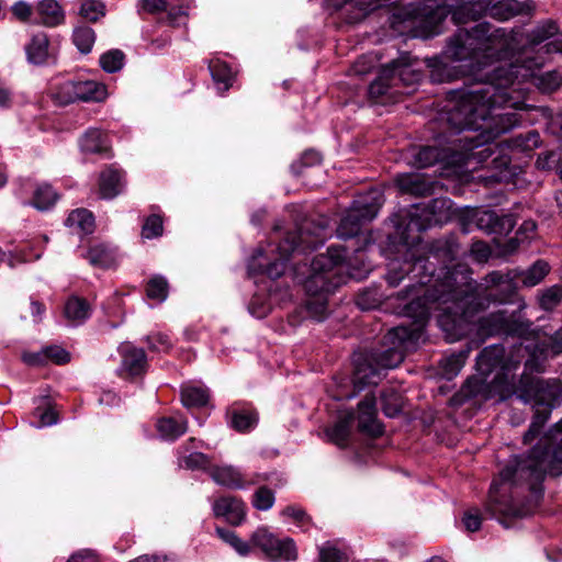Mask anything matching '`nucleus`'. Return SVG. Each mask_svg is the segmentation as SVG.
I'll use <instances>...</instances> for the list:
<instances>
[{
	"instance_id": "obj_1",
	"label": "nucleus",
	"mask_w": 562,
	"mask_h": 562,
	"mask_svg": "<svg viewBox=\"0 0 562 562\" xmlns=\"http://www.w3.org/2000/svg\"><path fill=\"white\" fill-rule=\"evenodd\" d=\"M461 280H458L456 272H447L442 282L428 286L423 294L411 296L403 308L411 322L396 326L391 335L400 339H418L429 319L432 305L437 304L438 307L447 305L441 307L442 313L438 317V324L447 338L454 341L467 336L476 314L498 299L492 289L468 276H461Z\"/></svg>"
},
{
	"instance_id": "obj_2",
	"label": "nucleus",
	"mask_w": 562,
	"mask_h": 562,
	"mask_svg": "<svg viewBox=\"0 0 562 562\" xmlns=\"http://www.w3.org/2000/svg\"><path fill=\"white\" fill-rule=\"evenodd\" d=\"M460 246L454 236L431 241L427 255L416 256L408 252L403 261L394 259L389 265L385 280L390 286H397L404 279L409 283L397 293L398 300H408L413 295L423 294L424 291L445 280L447 272H456L458 280L464 273L457 269H449L448 265L459 255Z\"/></svg>"
},
{
	"instance_id": "obj_3",
	"label": "nucleus",
	"mask_w": 562,
	"mask_h": 562,
	"mask_svg": "<svg viewBox=\"0 0 562 562\" xmlns=\"http://www.w3.org/2000/svg\"><path fill=\"white\" fill-rule=\"evenodd\" d=\"M452 21L462 26L447 43L445 54L448 58L462 61L473 59L479 54L499 58L506 50L508 38L504 29H495L486 21L468 26L477 21L473 5L465 4L456 9L452 13Z\"/></svg>"
},
{
	"instance_id": "obj_4",
	"label": "nucleus",
	"mask_w": 562,
	"mask_h": 562,
	"mask_svg": "<svg viewBox=\"0 0 562 562\" xmlns=\"http://www.w3.org/2000/svg\"><path fill=\"white\" fill-rule=\"evenodd\" d=\"M452 98L441 113V121L454 132L479 131L485 126L491 109L508 101V92L488 81H476L451 91Z\"/></svg>"
},
{
	"instance_id": "obj_5",
	"label": "nucleus",
	"mask_w": 562,
	"mask_h": 562,
	"mask_svg": "<svg viewBox=\"0 0 562 562\" xmlns=\"http://www.w3.org/2000/svg\"><path fill=\"white\" fill-rule=\"evenodd\" d=\"M553 431L562 432V419L553 425L527 456L516 457L514 462L507 464L499 472L501 481L514 485L527 483L529 490L537 493L542 491L546 475H562V438L557 441Z\"/></svg>"
},
{
	"instance_id": "obj_6",
	"label": "nucleus",
	"mask_w": 562,
	"mask_h": 562,
	"mask_svg": "<svg viewBox=\"0 0 562 562\" xmlns=\"http://www.w3.org/2000/svg\"><path fill=\"white\" fill-rule=\"evenodd\" d=\"M345 249L329 247L326 254H318L311 262V274L304 282L308 295L300 314L305 318L323 322L328 315V294L335 292L342 283L341 273L345 261Z\"/></svg>"
},
{
	"instance_id": "obj_7",
	"label": "nucleus",
	"mask_w": 562,
	"mask_h": 562,
	"mask_svg": "<svg viewBox=\"0 0 562 562\" xmlns=\"http://www.w3.org/2000/svg\"><path fill=\"white\" fill-rule=\"evenodd\" d=\"M521 349V346H519L516 351L506 355L505 348L501 344L487 346L482 349L476 358V369L484 378L495 373L491 380L493 384L502 391L510 393L515 386V372L524 357L519 355Z\"/></svg>"
},
{
	"instance_id": "obj_8",
	"label": "nucleus",
	"mask_w": 562,
	"mask_h": 562,
	"mask_svg": "<svg viewBox=\"0 0 562 562\" xmlns=\"http://www.w3.org/2000/svg\"><path fill=\"white\" fill-rule=\"evenodd\" d=\"M526 380L527 382L524 383L522 390L533 401L532 422L522 437L524 443L527 445L540 435L554 407L558 392L543 380L535 378H527Z\"/></svg>"
},
{
	"instance_id": "obj_9",
	"label": "nucleus",
	"mask_w": 562,
	"mask_h": 562,
	"mask_svg": "<svg viewBox=\"0 0 562 562\" xmlns=\"http://www.w3.org/2000/svg\"><path fill=\"white\" fill-rule=\"evenodd\" d=\"M382 203L383 194L379 190H370L359 195L340 220L337 236L341 239L356 237L362 226L376 216Z\"/></svg>"
},
{
	"instance_id": "obj_10",
	"label": "nucleus",
	"mask_w": 562,
	"mask_h": 562,
	"mask_svg": "<svg viewBox=\"0 0 562 562\" xmlns=\"http://www.w3.org/2000/svg\"><path fill=\"white\" fill-rule=\"evenodd\" d=\"M327 227L328 221L325 217H305L295 231L285 234L278 249L284 257H291L295 251H312L324 244Z\"/></svg>"
},
{
	"instance_id": "obj_11",
	"label": "nucleus",
	"mask_w": 562,
	"mask_h": 562,
	"mask_svg": "<svg viewBox=\"0 0 562 562\" xmlns=\"http://www.w3.org/2000/svg\"><path fill=\"white\" fill-rule=\"evenodd\" d=\"M531 323L524 321L515 313L507 311L492 312L477 321V334L481 337L506 336L526 337L530 331Z\"/></svg>"
},
{
	"instance_id": "obj_12",
	"label": "nucleus",
	"mask_w": 562,
	"mask_h": 562,
	"mask_svg": "<svg viewBox=\"0 0 562 562\" xmlns=\"http://www.w3.org/2000/svg\"><path fill=\"white\" fill-rule=\"evenodd\" d=\"M259 548L271 561H293L297 557L291 538L278 539L267 528L257 529L250 537V548Z\"/></svg>"
},
{
	"instance_id": "obj_13",
	"label": "nucleus",
	"mask_w": 562,
	"mask_h": 562,
	"mask_svg": "<svg viewBox=\"0 0 562 562\" xmlns=\"http://www.w3.org/2000/svg\"><path fill=\"white\" fill-rule=\"evenodd\" d=\"M390 222L394 227V232L389 233V240L392 244H400L403 246H409L418 239V236H412V232L419 233L427 227L418 215L408 211H402L393 214L390 217Z\"/></svg>"
},
{
	"instance_id": "obj_14",
	"label": "nucleus",
	"mask_w": 562,
	"mask_h": 562,
	"mask_svg": "<svg viewBox=\"0 0 562 562\" xmlns=\"http://www.w3.org/2000/svg\"><path fill=\"white\" fill-rule=\"evenodd\" d=\"M395 327L391 328L387 334L384 336L392 346H381L379 348H371L368 355L371 357L373 361L383 369H393L401 364L405 358L404 352V344L406 341H413L414 339H400V337L395 335H391V331Z\"/></svg>"
},
{
	"instance_id": "obj_15",
	"label": "nucleus",
	"mask_w": 562,
	"mask_h": 562,
	"mask_svg": "<svg viewBox=\"0 0 562 562\" xmlns=\"http://www.w3.org/2000/svg\"><path fill=\"white\" fill-rule=\"evenodd\" d=\"M494 392L499 393L502 396L508 393L494 385L493 381L487 382L486 378L471 376L462 384L459 392L453 395L452 402L456 405H463L465 402L474 398L487 401L493 397Z\"/></svg>"
},
{
	"instance_id": "obj_16",
	"label": "nucleus",
	"mask_w": 562,
	"mask_h": 562,
	"mask_svg": "<svg viewBox=\"0 0 562 562\" xmlns=\"http://www.w3.org/2000/svg\"><path fill=\"white\" fill-rule=\"evenodd\" d=\"M474 221L479 229L497 236L508 235L516 225L515 217L512 214H498L493 210L476 212Z\"/></svg>"
},
{
	"instance_id": "obj_17",
	"label": "nucleus",
	"mask_w": 562,
	"mask_h": 562,
	"mask_svg": "<svg viewBox=\"0 0 562 562\" xmlns=\"http://www.w3.org/2000/svg\"><path fill=\"white\" fill-rule=\"evenodd\" d=\"M119 351L122 358L121 372L126 378L143 376L147 372V355L143 348H137L130 342H124L121 345Z\"/></svg>"
},
{
	"instance_id": "obj_18",
	"label": "nucleus",
	"mask_w": 562,
	"mask_h": 562,
	"mask_svg": "<svg viewBox=\"0 0 562 562\" xmlns=\"http://www.w3.org/2000/svg\"><path fill=\"white\" fill-rule=\"evenodd\" d=\"M125 184V171L114 165L106 166L98 178L99 198L112 200L124 191Z\"/></svg>"
},
{
	"instance_id": "obj_19",
	"label": "nucleus",
	"mask_w": 562,
	"mask_h": 562,
	"mask_svg": "<svg viewBox=\"0 0 562 562\" xmlns=\"http://www.w3.org/2000/svg\"><path fill=\"white\" fill-rule=\"evenodd\" d=\"M375 397L366 395L358 404V430L371 438H379L384 432V427L376 419Z\"/></svg>"
},
{
	"instance_id": "obj_20",
	"label": "nucleus",
	"mask_w": 562,
	"mask_h": 562,
	"mask_svg": "<svg viewBox=\"0 0 562 562\" xmlns=\"http://www.w3.org/2000/svg\"><path fill=\"white\" fill-rule=\"evenodd\" d=\"M394 183L402 194L417 198L432 195L436 186L435 181L420 173H400L395 177Z\"/></svg>"
},
{
	"instance_id": "obj_21",
	"label": "nucleus",
	"mask_w": 562,
	"mask_h": 562,
	"mask_svg": "<svg viewBox=\"0 0 562 562\" xmlns=\"http://www.w3.org/2000/svg\"><path fill=\"white\" fill-rule=\"evenodd\" d=\"M536 10L533 0H498L488 8V15L498 21H507L517 15H532Z\"/></svg>"
},
{
	"instance_id": "obj_22",
	"label": "nucleus",
	"mask_w": 562,
	"mask_h": 562,
	"mask_svg": "<svg viewBox=\"0 0 562 562\" xmlns=\"http://www.w3.org/2000/svg\"><path fill=\"white\" fill-rule=\"evenodd\" d=\"M375 361L366 352L355 360L353 385L358 391L370 385H378L381 380L380 371Z\"/></svg>"
},
{
	"instance_id": "obj_23",
	"label": "nucleus",
	"mask_w": 562,
	"mask_h": 562,
	"mask_svg": "<svg viewBox=\"0 0 562 562\" xmlns=\"http://www.w3.org/2000/svg\"><path fill=\"white\" fill-rule=\"evenodd\" d=\"M213 512L216 517H224L228 524L239 526L246 516L245 503L235 496H224L213 504Z\"/></svg>"
},
{
	"instance_id": "obj_24",
	"label": "nucleus",
	"mask_w": 562,
	"mask_h": 562,
	"mask_svg": "<svg viewBox=\"0 0 562 562\" xmlns=\"http://www.w3.org/2000/svg\"><path fill=\"white\" fill-rule=\"evenodd\" d=\"M36 23L46 27H56L64 24L66 14L57 0H41L34 8Z\"/></svg>"
},
{
	"instance_id": "obj_25",
	"label": "nucleus",
	"mask_w": 562,
	"mask_h": 562,
	"mask_svg": "<svg viewBox=\"0 0 562 562\" xmlns=\"http://www.w3.org/2000/svg\"><path fill=\"white\" fill-rule=\"evenodd\" d=\"M390 0H345L339 7L349 23H358L371 12L383 8Z\"/></svg>"
},
{
	"instance_id": "obj_26",
	"label": "nucleus",
	"mask_w": 562,
	"mask_h": 562,
	"mask_svg": "<svg viewBox=\"0 0 562 562\" xmlns=\"http://www.w3.org/2000/svg\"><path fill=\"white\" fill-rule=\"evenodd\" d=\"M493 487L494 484H492L490 490L488 501L485 504V512L491 518H496L499 522L505 525V527H508V525L505 524V520L507 518L521 517L522 512L510 501L494 495Z\"/></svg>"
},
{
	"instance_id": "obj_27",
	"label": "nucleus",
	"mask_w": 562,
	"mask_h": 562,
	"mask_svg": "<svg viewBox=\"0 0 562 562\" xmlns=\"http://www.w3.org/2000/svg\"><path fill=\"white\" fill-rule=\"evenodd\" d=\"M512 102V97L508 94V101L502 105H495L491 109V114H488L485 126L483 131H493L496 135L506 133L510 131L513 127L519 124L520 120L517 113L515 112H502L494 113L496 109L506 108L508 103Z\"/></svg>"
},
{
	"instance_id": "obj_28",
	"label": "nucleus",
	"mask_w": 562,
	"mask_h": 562,
	"mask_svg": "<svg viewBox=\"0 0 562 562\" xmlns=\"http://www.w3.org/2000/svg\"><path fill=\"white\" fill-rule=\"evenodd\" d=\"M395 85L392 78V69L386 65L383 67L379 76L369 85L368 95L374 102L384 103L386 99L393 98Z\"/></svg>"
},
{
	"instance_id": "obj_29",
	"label": "nucleus",
	"mask_w": 562,
	"mask_h": 562,
	"mask_svg": "<svg viewBox=\"0 0 562 562\" xmlns=\"http://www.w3.org/2000/svg\"><path fill=\"white\" fill-rule=\"evenodd\" d=\"M408 59V56H402L387 65L389 68L392 69V78L395 88L398 87L400 83L405 87H411L422 80V71L414 69Z\"/></svg>"
},
{
	"instance_id": "obj_30",
	"label": "nucleus",
	"mask_w": 562,
	"mask_h": 562,
	"mask_svg": "<svg viewBox=\"0 0 562 562\" xmlns=\"http://www.w3.org/2000/svg\"><path fill=\"white\" fill-rule=\"evenodd\" d=\"M92 307L87 299L70 295L64 305V317L74 326L83 324L91 316Z\"/></svg>"
},
{
	"instance_id": "obj_31",
	"label": "nucleus",
	"mask_w": 562,
	"mask_h": 562,
	"mask_svg": "<svg viewBox=\"0 0 562 562\" xmlns=\"http://www.w3.org/2000/svg\"><path fill=\"white\" fill-rule=\"evenodd\" d=\"M49 37L45 32L34 34L30 43L25 46V53L29 63L41 66L47 63L49 58Z\"/></svg>"
},
{
	"instance_id": "obj_32",
	"label": "nucleus",
	"mask_w": 562,
	"mask_h": 562,
	"mask_svg": "<svg viewBox=\"0 0 562 562\" xmlns=\"http://www.w3.org/2000/svg\"><path fill=\"white\" fill-rule=\"evenodd\" d=\"M209 474L221 486L231 490H240L245 486L241 473L232 465H214L210 469Z\"/></svg>"
},
{
	"instance_id": "obj_33",
	"label": "nucleus",
	"mask_w": 562,
	"mask_h": 562,
	"mask_svg": "<svg viewBox=\"0 0 562 562\" xmlns=\"http://www.w3.org/2000/svg\"><path fill=\"white\" fill-rule=\"evenodd\" d=\"M417 10L412 5H395L389 16L390 27L401 34L408 32L415 26Z\"/></svg>"
},
{
	"instance_id": "obj_34",
	"label": "nucleus",
	"mask_w": 562,
	"mask_h": 562,
	"mask_svg": "<svg viewBox=\"0 0 562 562\" xmlns=\"http://www.w3.org/2000/svg\"><path fill=\"white\" fill-rule=\"evenodd\" d=\"M61 194L50 183L43 182L36 186L31 205L42 212L48 211L55 206Z\"/></svg>"
},
{
	"instance_id": "obj_35",
	"label": "nucleus",
	"mask_w": 562,
	"mask_h": 562,
	"mask_svg": "<svg viewBox=\"0 0 562 562\" xmlns=\"http://www.w3.org/2000/svg\"><path fill=\"white\" fill-rule=\"evenodd\" d=\"M108 95L105 85L93 80L77 81V101L102 102Z\"/></svg>"
},
{
	"instance_id": "obj_36",
	"label": "nucleus",
	"mask_w": 562,
	"mask_h": 562,
	"mask_svg": "<svg viewBox=\"0 0 562 562\" xmlns=\"http://www.w3.org/2000/svg\"><path fill=\"white\" fill-rule=\"evenodd\" d=\"M80 146L88 154H109L110 147L105 142V135L98 128H91L82 136Z\"/></svg>"
},
{
	"instance_id": "obj_37",
	"label": "nucleus",
	"mask_w": 562,
	"mask_h": 562,
	"mask_svg": "<svg viewBox=\"0 0 562 562\" xmlns=\"http://www.w3.org/2000/svg\"><path fill=\"white\" fill-rule=\"evenodd\" d=\"M231 427L238 432L251 430L258 423L256 412L247 409H232L227 413Z\"/></svg>"
},
{
	"instance_id": "obj_38",
	"label": "nucleus",
	"mask_w": 562,
	"mask_h": 562,
	"mask_svg": "<svg viewBox=\"0 0 562 562\" xmlns=\"http://www.w3.org/2000/svg\"><path fill=\"white\" fill-rule=\"evenodd\" d=\"M352 420L353 414L349 413L341 417L330 429H327V436L330 441L339 448H346L348 446Z\"/></svg>"
},
{
	"instance_id": "obj_39",
	"label": "nucleus",
	"mask_w": 562,
	"mask_h": 562,
	"mask_svg": "<svg viewBox=\"0 0 562 562\" xmlns=\"http://www.w3.org/2000/svg\"><path fill=\"white\" fill-rule=\"evenodd\" d=\"M85 257L93 267L101 269L111 268L115 263L113 252L103 244L90 246Z\"/></svg>"
},
{
	"instance_id": "obj_40",
	"label": "nucleus",
	"mask_w": 562,
	"mask_h": 562,
	"mask_svg": "<svg viewBox=\"0 0 562 562\" xmlns=\"http://www.w3.org/2000/svg\"><path fill=\"white\" fill-rule=\"evenodd\" d=\"M209 70L220 90L227 91L232 87L233 76L227 63L220 59L211 60Z\"/></svg>"
},
{
	"instance_id": "obj_41",
	"label": "nucleus",
	"mask_w": 562,
	"mask_h": 562,
	"mask_svg": "<svg viewBox=\"0 0 562 562\" xmlns=\"http://www.w3.org/2000/svg\"><path fill=\"white\" fill-rule=\"evenodd\" d=\"M160 437L166 440H176L187 431V422H178L172 417H161L156 424Z\"/></svg>"
},
{
	"instance_id": "obj_42",
	"label": "nucleus",
	"mask_w": 562,
	"mask_h": 562,
	"mask_svg": "<svg viewBox=\"0 0 562 562\" xmlns=\"http://www.w3.org/2000/svg\"><path fill=\"white\" fill-rule=\"evenodd\" d=\"M66 225L76 227L83 234H90L94 229V217L87 209H77L70 212L66 220Z\"/></svg>"
},
{
	"instance_id": "obj_43",
	"label": "nucleus",
	"mask_w": 562,
	"mask_h": 562,
	"mask_svg": "<svg viewBox=\"0 0 562 562\" xmlns=\"http://www.w3.org/2000/svg\"><path fill=\"white\" fill-rule=\"evenodd\" d=\"M541 145V137L538 131L531 130L515 135L509 139V146L521 153H531Z\"/></svg>"
},
{
	"instance_id": "obj_44",
	"label": "nucleus",
	"mask_w": 562,
	"mask_h": 562,
	"mask_svg": "<svg viewBox=\"0 0 562 562\" xmlns=\"http://www.w3.org/2000/svg\"><path fill=\"white\" fill-rule=\"evenodd\" d=\"M145 293L147 299L158 303L164 302L169 294V283L160 274L153 276L146 283Z\"/></svg>"
},
{
	"instance_id": "obj_45",
	"label": "nucleus",
	"mask_w": 562,
	"mask_h": 562,
	"mask_svg": "<svg viewBox=\"0 0 562 562\" xmlns=\"http://www.w3.org/2000/svg\"><path fill=\"white\" fill-rule=\"evenodd\" d=\"M209 400L210 394L207 389L186 386L181 390V402L188 408L206 406Z\"/></svg>"
},
{
	"instance_id": "obj_46",
	"label": "nucleus",
	"mask_w": 562,
	"mask_h": 562,
	"mask_svg": "<svg viewBox=\"0 0 562 562\" xmlns=\"http://www.w3.org/2000/svg\"><path fill=\"white\" fill-rule=\"evenodd\" d=\"M550 267L544 260H537L526 271L519 273L524 286H535L539 284L549 273Z\"/></svg>"
},
{
	"instance_id": "obj_47",
	"label": "nucleus",
	"mask_w": 562,
	"mask_h": 562,
	"mask_svg": "<svg viewBox=\"0 0 562 562\" xmlns=\"http://www.w3.org/2000/svg\"><path fill=\"white\" fill-rule=\"evenodd\" d=\"M536 87L544 93L557 91L562 86V72L560 70L546 71L533 78Z\"/></svg>"
},
{
	"instance_id": "obj_48",
	"label": "nucleus",
	"mask_w": 562,
	"mask_h": 562,
	"mask_svg": "<svg viewBox=\"0 0 562 562\" xmlns=\"http://www.w3.org/2000/svg\"><path fill=\"white\" fill-rule=\"evenodd\" d=\"M94 41L95 34L90 26H78L72 32V42L82 54L91 52Z\"/></svg>"
},
{
	"instance_id": "obj_49",
	"label": "nucleus",
	"mask_w": 562,
	"mask_h": 562,
	"mask_svg": "<svg viewBox=\"0 0 562 562\" xmlns=\"http://www.w3.org/2000/svg\"><path fill=\"white\" fill-rule=\"evenodd\" d=\"M442 159V151L436 146H422L414 155V165L417 168H427Z\"/></svg>"
},
{
	"instance_id": "obj_50",
	"label": "nucleus",
	"mask_w": 562,
	"mask_h": 562,
	"mask_svg": "<svg viewBox=\"0 0 562 562\" xmlns=\"http://www.w3.org/2000/svg\"><path fill=\"white\" fill-rule=\"evenodd\" d=\"M559 33V25L553 20H546L538 24L530 33L529 40L532 45H539L542 42L555 36Z\"/></svg>"
},
{
	"instance_id": "obj_51",
	"label": "nucleus",
	"mask_w": 562,
	"mask_h": 562,
	"mask_svg": "<svg viewBox=\"0 0 562 562\" xmlns=\"http://www.w3.org/2000/svg\"><path fill=\"white\" fill-rule=\"evenodd\" d=\"M381 409L387 417H395L402 411V396L394 390L381 393Z\"/></svg>"
},
{
	"instance_id": "obj_52",
	"label": "nucleus",
	"mask_w": 562,
	"mask_h": 562,
	"mask_svg": "<svg viewBox=\"0 0 562 562\" xmlns=\"http://www.w3.org/2000/svg\"><path fill=\"white\" fill-rule=\"evenodd\" d=\"M125 55L121 49H110L101 55L100 66L108 74H114L123 68Z\"/></svg>"
},
{
	"instance_id": "obj_53",
	"label": "nucleus",
	"mask_w": 562,
	"mask_h": 562,
	"mask_svg": "<svg viewBox=\"0 0 562 562\" xmlns=\"http://www.w3.org/2000/svg\"><path fill=\"white\" fill-rule=\"evenodd\" d=\"M53 97L59 105H68L77 102V81L67 80L58 85Z\"/></svg>"
},
{
	"instance_id": "obj_54",
	"label": "nucleus",
	"mask_w": 562,
	"mask_h": 562,
	"mask_svg": "<svg viewBox=\"0 0 562 562\" xmlns=\"http://www.w3.org/2000/svg\"><path fill=\"white\" fill-rule=\"evenodd\" d=\"M179 467L188 470H203L210 473L211 459L202 452H192L179 459Z\"/></svg>"
},
{
	"instance_id": "obj_55",
	"label": "nucleus",
	"mask_w": 562,
	"mask_h": 562,
	"mask_svg": "<svg viewBox=\"0 0 562 562\" xmlns=\"http://www.w3.org/2000/svg\"><path fill=\"white\" fill-rule=\"evenodd\" d=\"M164 234V218L159 214H150L142 226V237L153 239Z\"/></svg>"
},
{
	"instance_id": "obj_56",
	"label": "nucleus",
	"mask_w": 562,
	"mask_h": 562,
	"mask_svg": "<svg viewBox=\"0 0 562 562\" xmlns=\"http://www.w3.org/2000/svg\"><path fill=\"white\" fill-rule=\"evenodd\" d=\"M383 295L378 289H366L360 291L356 296V304L363 311L378 307L382 302Z\"/></svg>"
},
{
	"instance_id": "obj_57",
	"label": "nucleus",
	"mask_w": 562,
	"mask_h": 562,
	"mask_svg": "<svg viewBox=\"0 0 562 562\" xmlns=\"http://www.w3.org/2000/svg\"><path fill=\"white\" fill-rule=\"evenodd\" d=\"M562 301V285L555 284L544 290L539 299V305L544 311H552Z\"/></svg>"
},
{
	"instance_id": "obj_58",
	"label": "nucleus",
	"mask_w": 562,
	"mask_h": 562,
	"mask_svg": "<svg viewBox=\"0 0 562 562\" xmlns=\"http://www.w3.org/2000/svg\"><path fill=\"white\" fill-rule=\"evenodd\" d=\"M216 533L222 540L229 543L239 554L247 555L250 552V542L241 540L234 531L225 528H216Z\"/></svg>"
},
{
	"instance_id": "obj_59",
	"label": "nucleus",
	"mask_w": 562,
	"mask_h": 562,
	"mask_svg": "<svg viewBox=\"0 0 562 562\" xmlns=\"http://www.w3.org/2000/svg\"><path fill=\"white\" fill-rule=\"evenodd\" d=\"M80 15L90 22H97L105 15V5L100 0H86L79 11Z\"/></svg>"
},
{
	"instance_id": "obj_60",
	"label": "nucleus",
	"mask_w": 562,
	"mask_h": 562,
	"mask_svg": "<svg viewBox=\"0 0 562 562\" xmlns=\"http://www.w3.org/2000/svg\"><path fill=\"white\" fill-rule=\"evenodd\" d=\"M274 493L263 485L257 488L252 497V506L258 510H268L273 506Z\"/></svg>"
},
{
	"instance_id": "obj_61",
	"label": "nucleus",
	"mask_w": 562,
	"mask_h": 562,
	"mask_svg": "<svg viewBox=\"0 0 562 562\" xmlns=\"http://www.w3.org/2000/svg\"><path fill=\"white\" fill-rule=\"evenodd\" d=\"M512 159L508 155H498L491 161L492 168L496 171L491 177L496 182H502L507 179L512 173L508 171Z\"/></svg>"
},
{
	"instance_id": "obj_62",
	"label": "nucleus",
	"mask_w": 562,
	"mask_h": 562,
	"mask_svg": "<svg viewBox=\"0 0 562 562\" xmlns=\"http://www.w3.org/2000/svg\"><path fill=\"white\" fill-rule=\"evenodd\" d=\"M349 557L346 552L338 549L330 542H326L319 548V562H348Z\"/></svg>"
},
{
	"instance_id": "obj_63",
	"label": "nucleus",
	"mask_w": 562,
	"mask_h": 562,
	"mask_svg": "<svg viewBox=\"0 0 562 562\" xmlns=\"http://www.w3.org/2000/svg\"><path fill=\"white\" fill-rule=\"evenodd\" d=\"M150 351L169 352L172 349V342L168 335L162 333H155L145 337Z\"/></svg>"
},
{
	"instance_id": "obj_64",
	"label": "nucleus",
	"mask_w": 562,
	"mask_h": 562,
	"mask_svg": "<svg viewBox=\"0 0 562 562\" xmlns=\"http://www.w3.org/2000/svg\"><path fill=\"white\" fill-rule=\"evenodd\" d=\"M44 352L46 355V361H52L57 366H65L71 360L70 352L57 345L45 347Z\"/></svg>"
}]
</instances>
